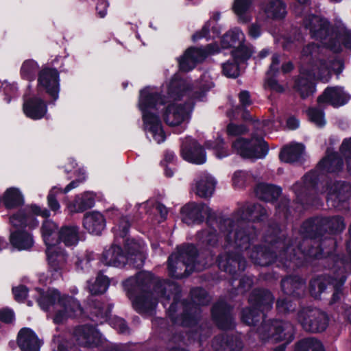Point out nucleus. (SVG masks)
I'll list each match as a JSON object with an SVG mask.
<instances>
[{"instance_id": "nucleus-1", "label": "nucleus", "mask_w": 351, "mask_h": 351, "mask_svg": "<svg viewBox=\"0 0 351 351\" xmlns=\"http://www.w3.org/2000/svg\"><path fill=\"white\" fill-rule=\"evenodd\" d=\"M265 239L280 252L283 268L287 271H294L313 261H320L324 268H334L348 262L345 254L335 253L337 241L333 237L296 243L297 239L289 237L287 230L274 221L268 224Z\"/></svg>"}, {"instance_id": "nucleus-2", "label": "nucleus", "mask_w": 351, "mask_h": 351, "mask_svg": "<svg viewBox=\"0 0 351 351\" xmlns=\"http://www.w3.org/2000/svg\"><path fill=\"white\" fill-rule=\"evenodd\" d=\"M37 216L49 217L50 212L47 208L42 209L37 204H32L10 216V223L14 230L10 232L9 241L14 248L19 251L28 250L34 245L33 235L25 228L32 230L38 226Z\"/></svg>"}, {"instance_id": "nucleus-3", "label": "nucleus", "mask_w": 351, "mask_h": 351, "mask_svg": "<svg viewBox=\"0 0 351 351\" xmlns=\"http://www.w3.org/2000/svg\"><path fill=\"white\" fill-rule=\"evenodd\" d=\"M304 26L308 29L312 38L321 41L323 46L335 53H340L343 47L351 50V32L346 29L343 32L332 25L330 22L315 14H311L304 19Z\"/></svg>"}, {"instance_id": "nucleus-4", "label": "nucleus", "mask_w": 351, "mask_h": 351, "mask_svg": "<svg viewBox=\"0 0 351 351\" xmlns=\"http://www.w3.org/2000/svg\"><path fill=\"white\" fill-rule=\"evenodd\" d=\"M166 103L167 97L161 92L152 91L149 86L143 88L139 92L138 106L142 113L145 130L152 133L158 143L165 141L166 134L159 116L151 112V110H157L158 106Z\"/></svg>"}, {"instance_id": "nucleus-5", "label": "nucleus", "mask_w": 351, "mask_h": 351, "mask_svg": "<svg viewBox=\"0 0 351 351\" xmlns=\"http://www.w3.org/2000/svg\"><path fill=\"white\" fill-rule=\"evenodd\" d=\"M349 262L334 268H325L331 274H323L312 278L309 282V293L315 299H320L322 293L332 292L330 303L338 302L343 295V287L348 275Z\"/></svg>"}, {"instance_id": "nucleus-6", "label": "nucleus", "mask_w": 351, "mask_h": 351, "mask_svg": "<svg viewBox=\"0 0 351 351\" xmlns=\"http://www.w3.org/2000/svg\"><path fill=\"white\" fill-rule=\"evenodd\" d=\"M152 276L149 274L138 273L122 282L128 298L132 301V306L138 313H147L156 308L153 300V293L150 291Z\"/></svg>"}, {"instance_id": "nucleus-7", "label": "nucleus", "mask_w": 351, "mask_h": 351, "mask_svg": "<svg viewBox=\"0 0 351 351\" xmlns=\"http://www.w3.org/2000/svg\"><path fill=\"white\" fill-rule=\"evenodd\" d=\"M218 268L231 276L230 285L234 289L236 294L244 295L251 289L254 285L252 276L240 274L245 271L247 265L245 258L240 252H228L219 254L216 258Z\"/></svg>"}, {"instance_id": "nucleus-8", "label": "nucleus", "mask_w": 351, "mask_h": 351, "mask_svg": "<svg viewBox=\"0 0 351 351\" xmlns=\"http://www.w3.org/2000/svg\"><path fill=\"white\" fill-rule=\"evenodd\" d=\"M345 228L342 216L316 215L308 217L302 223L300 233L306 239H324L326 237L341 233Z\"/></svg>"}, {"instance_id": "nucleus-9", "label": "nucleus", "mask_w": 351, "mask_h": 351, "mask_svg": "<svg viewBox=\"0 0 351 351\" xmlns=\"http://www.w3.org/2000/svg\"><path fill=\"white\" fill-rule=\"evenodd\" d=\"M266 315L261 310L251 305L243 308L241 312V319L247 326H256L262 320L260 332L266 338L276 342L282 341L287 338L286 330L291 324L281 319H270L266 320Z\"/></svg>"}, {"instance_id": "nucleus-10", "label": "nucleus", "mask_w": 351, "mask_h": 351, "mask_svg": "<svg viewBox=\"0 0 351 351\" xmlns=\"http://www.w3.org/2000/svg\"><path fill=\"white\" fill-rule=\"evenodd\" d=\"M176 250L168 257L167 271L170 278L180 280L195 271L199 251L193 243H189L178 246Z\"/></svg>"}, {"instance_id": "nucleus-11", "label": "nucleus", "mask_w": 351, "mask_h": 351, "mask_svg": "<svg viewBox=\"0 0 351 351\" xmlns=\"http://www.w3.org/2000/svg\"><path fill=\"white\" fill-rule=\"evenodd\" d=\"M321 51L319 45L314 43L305 45L301 51L302 57L308 58L311 76L317 75V78L323 82H328L332 77V71L337 75L342 73L344 62L342 59L335 58L328 62L324 58L318 57Z\"/></svg>"}, {"instance_id": "nucleus-12", "label": "nucleus", "mask_w": 351, "mask_h": 351, "mask_svg": "<svg viewBox=\"0 0 351 351\" xmlns=\"http://www.w3.org/2000/svg\"><path fill=\"white\" fill-rule=\"evenodd\" d=\"M131 227V222L128 216H121L117 223L112 228L114 236V242L108 249L105 248L99 262L105 265L113 266L115 267H124L127 264L128 259L124 254L119 239H124L129 233Z\"/></svg>"}, {"instance_id": "nucleus-13", "label": "nucleus", "mask_w": 351, "mask_h": 351, "mask_svg": "<svg viewBox=\"0 0 351 351\" xmlns=\"http://www.w3.org/2000/svg\"><path fill=\"white\" fill-rule=\"evenodd\" d=\"M260 232L252 224L246 223H236L231 228L224 233L225 246L232 247L243 252L250 249V247L258 240Z\"/></svg>"}, {"instance_id": "nucleus-14", "label": "nucleus", "mask_w": 351, "mask_h": 351, "mask_svg": "<svg viewBox=\"0 0 351 351\" xmlns=\"http://www.w3.org/2000/svg\"><path fill=\"white\" fill-rule=\"evenodd\" d=\"M139 273L149 274L152 276V284L150 285V291L155 292L158 296L165 299L167 302L172 300L167 313L171 322L176 324L178 323V317L176 313L178 310V304L180 302V298L182 295V289L178 283H168L167 285L160 279H156L155 276L149 271H140Z\"/></svg>"}, {"instance_id": "nucleus-15", "label": "nucleus", "mask_w": 351, "mask_h": 351, "mask_svg": "<svg viewBox=\"0 0 351 351\" xmlns=\"http://www.w3.org/2000/svg\"><path fill=\"white\" fill-rule=\"evenodd\" d=\"M322 171L317 167L306 173L302 182H295L292 189L298 204L303 206H312L317 198V189Z\"/></svg>"}, {"instance_id": "nucleus-16", "label": "nucleus", "mask_w": 351, "mask_h": 351, "mask_svg": "<svg viewBox=\"0 0 351 351\" xmlns=\"http://www.w3.org/2000/svg\"><path fill=\"white\" fill-rule=\"evenodd\" d=\"M37 91L40 95L46 94L49 104H54L60 91V72L50 66L43 67L38 74Z\"/></svg>"}, {"instance_id": "nucleus-17", "label": "nucleus", "mask_w": 351, "mask_h": 351, "mask_svg": "<svg viewBox=\"0 0 351 351\" xmlns=\"http://www.w3.org/2000/svg\"><path fill=\"white\" fill-rule=\"evenodd\" d=\"M297 319L308 332L320 333L326 330L330 318L327 313L319 308H302L297 313Z\"/></svg>"}, {"instance_id": "nucleus-18", "label": "nucleus", "mask_w": 351, "mask_h": 351, "mask_svg": "<svg viewBox=\"0 0 351 351\" xmlns=\"http://www.w3.org/2000/svg\"><path fill=\"white\" fill-rule=\"evenodd\" d=\"M232 147L237 154L245 159L264 158L269 152V144L262 137H238L232 143Z\"/></svg>"}, {"instance_id": "nucleus-19", "label": "nucleus", "mask_w": 351, "mask_h": 351, "mask_svg": "<svg viewBox=\"0 0 351 351\" xmlns=\"http://www.w3.org/2000/svg\"><path fill=\"white\" fill-rule=\"evenodd\" d=\"M327 201L339 210H349L351 199V184L341 180L326 182Z\"/></svg>"}, {"instance_id": "nucleus-20", "label": "nucleus", "mask_w": 351, "mask_h": 351, "mask_svg": "<svg viewBox=\"0 0 351 351\" xmlns=\"http://www.w3.org/2000/svg\"><path fill=\"white\" fill-rule=\"evenodd\" d=\"M232 310V306L224 300H219L213 304L210 315L217 328L224 331L234 329L236 324Z\"/></svg>"}, {"instance_id": "nucleus-21", "label": "nucleus", "mask_w": 351, "mask_h": 351, "mask_svg": "<svg viewBox=\"0 0 351 351\" xmlns=\"http://www.w3.org/2000/svg\"><path fill=\"white\" fill-rule=\"evenodd\" d=\"M35 290L37 293L36 300L40 308L45 312L49 311L56 303L62 308H66L73 302V297L65 294L61 295L60 291L55 288H48L45 291L36 287Z\"/></svg>"}, {"instance_id": "nucleus-22", "label": "nucleus", "mask_w": 351, "mask_h": 351, "mask_svg": "<svg viewBox=\"0 0 351 351\" xmlns=\"http://www.w3.org/2000/svg\"><path fill=\"white\" fill-rule=\"evenodd\" d=\"M267 230L268 228L264 233L263 238L264 241L267 243L269 246L262 244L254 245L252 250L249 252V257L254 265L261 267H267L276 261L278 254L280 258V262L283 265V261L280 257V252L270 243L265 241V237Z\"/></svg>"}, {"instance_id": "nucleus-23", "label": "nucleus", "mask_w": 351, "mask_h": 351, "mask_svg": "<svg viewBox=\"0 0 351 351\" xmlns=\"http://www.w3.org/2000/svg\"><path fill=\"white\" fill-rule=\"evenodd\" d=\"M123 239L124 254L128 259L127 264L131 267L141 269L144 265L146 258L143 252V241L139 239L125 237Z\"/></svg>"}, {"instance_id": "nucleus-24", "label": "nucleus", "mask_w": 351, "mask_h": 351, "mask_svg": "<svg viewBox=\"0 0 351 351\" xmlns=\"http://www.w3.org/2000/svg\"><path fill=\"white\" fill-rule=\"evenodd\" d=\"M180 156L185 161L194 165H203L206 162L204 147L194 138L187 139L182 144Z\"/></svg>"}, {"instance_id": "nucleus-25", "label": "nucleus", "mask_w": 351, "mask_h": 351, "mask_svg": "<svg viewBox=\"0 0 351 351\" xmlns=\"http://www.w3.org/2000/svg\"><path fill=\"white\" fill-rule=\"evenodd\" d=\"M74 334L79 344L84 348H97L102 344L101 334L97 326L83 324L74 329Z\"/></svg>"}, {"instance_id": "nucleus-26", "label": "nucleus", "mask_w": 351, "mask_h": 351, "mask_svg": "<svg viewBox=\"0 0 351 351\" xmlns=\"http://www.w3.org/2000/svg\"><path fill=\"white\" fill-rule=\"evenodd\" d=\"M45 253L49 271L51 273L53 279H57L62 276V271L66 265L68 254L64 250L56 245L47 247Z\"/></svg>"}, {"instance_id": "nucleus-27", "label": "nucleus", "mask_w": 351, "mask_h": 351, "mask_svg": "<svg viewBox=\"0 0 351 351\" xmlns=\"http://www.w3.org/2000/svg\"><path fill=\"white\" fill-rule=\"evenodd\" d=\"M350 97L346 93L343 88L339 86H328L318 96L317 101L319 104H328L333 108H339L346 105Z\"/></svg>"}, {"instance_id": "nucleus-28", "label": "nucleus", "mask_w": 351, "mask_h": 351, "mask_svg": "<svg viewBox=\"0 0 351 351\" xmlns=\"http://www.w3.org/2000/svg\"><path fill=\"white\" fill-rule=\"evenodd\" d=\"M293 89L302 99H305L316 91V84L313 81L311 72L307 69H300V74L293 78Z\"/></svg>"}, {"instance_id": "nucleus-29", "label": "nucleus", "mask_w": 351, "mask_h": 351, "mask_svg": "<svg viewBox=\"0 0 351 351\" xmlns=\"http://www.w3.org/2000/svg\"><path fill=\"white\" fill-rule=\"evenodd\" d=\"M274 299L273 293L269 290L255 288L250 293L248 302L250 305L261 310V312L266 315L272 308Z\"/></svg>"}, {"instance_id": "nucleus-30", "label": "nucleus", "mask_w": 351, "mask_h": 351, "mask_svg": "<svg viewBox=\"0 0 351 351\" xmlns=\"http://www.w3.org/2000/svg\"><path fill=\"white\" fill-rule=\"evenodd\" d=\"M280 287L284 294L300 299L305 294L306 281L298 275L287 276L281 280Z\"/></svg>"}, {"instance_id": "nucleus-31", "label": "nucleus", "mask_w": 351, "mask_h": 351, "mask_svg": "<svg viewBox=\"0 0 351 351\" xmlns=\"http://www.w3.org/2000/svg\"><path fill=\"white\" fill-rule=\"evenodd\" d=\"M208 52L201 48L195 47H189L178 59V65L180 71L189 72L197 64L206 58Z\"/></svg>"}, {"instance_id": "nucleus-32", "label": "nucleus", "mask_w": 351, "mask_h": 351, "mask_svg": "<svg viewBox=\"0 0 351 351\" xmlns=\"http://www.w3.org/2000/svg\"><path fill=\"white\" fill-rule=\"evenodd\" d=\"M188 116L186 108L183 104L175 102L168 104L163 109L162 117L164 122L171 127L182 124Z\"/></svg>"}, {"instance_id": "nucleus-33", "label": "nucleus", "mask_w": 351, "mask_h": 351, "mask_svg": "<svg viewBox=\"0 0 351 351\" xmlns=\"http://www.w3.org/2000/svg\"><path fill=\"white\" fill-rule=\"evenodd\" d=\"M23 111L27 118L40 120L47 112V103L41 97L34 95L24 100Z\"/></svg>"}, {"instance_id": "nucleus-34", "label": "nucleus", "mask_w": 351, "mask_h": 351, "mask_svg": "<svg viewBox=\"0 0 351 351\" xmlns=\"http://www.w3.org/2000/svg\"><path fill=\"white\" fill-rule=\"evenodd\" d=\"M212 347L215 351H241L243 343L237 335L220 334L213 338Z\"/></svg>"}, {"instance_id": "nucleus-35", "label": "nucleus", "mask_w": 351, "mask_h": 351, "mask_svg": "<svg viewBox=\"0 0 351 351\" xmlns=\"http://www.w3.org/2000/svg\"><path fill=\"white\" fill-rule=\"evenodd\" d=\"M206 207L204 203L191 202L182 207V221L188 225L201 224L204 221L203 213Z\"/></svg>"}, {"instance_id": "nucleus-36", "label": "nucleus", "mask_w": 351, "mask_h": 351, "mask_svg": "<svg viewBox=\"0 0 351 351\" xmlns=\"http://www.w3.org/2000/svg\"><path fill=\"white\" fill-rule=\"evenodd\" d=\"M182 306V313L180 315V325L184 327H192L197 325L201 313V308L193 302H189L186 299L182 300L178 304Z\"/></svg>"}, {"instance_id": "nucleus-37", "label": "nucleus", "mask_w": 351, "mask_h": 351, "mask_svg": "<svg viewBox=\"0 0 351 351\" xmlns=\"http://www.w3.org/2000/svg\"><path fill=\"white\" fill-rule=\"evenodd\" d=\"M344 166L343 157L337 152L327 153L317 165V168L322 173L337 174L342 171Z\"/></svg>"}, {"instance_id": "nucleus-38", "label": "nucleus", "mask_w": 351, "mask_h": 351, "mask_svg": "<svg viewBox=\"0 0 351 351\" xmlns=\"http://www.w3.org/2000/svg\"><path fill=\"white\" fill-rule=\"evenodd\" d=\"M304 149V145L300 143L285 145L279 153V159L286 163L302 165L304 160L303 158Z\"/></svg>"}, {"instance_id": "nucleus-39", "label": "nucleus", "mask_w": 351, "mask_h": 351, "mask_svg": "<svg viewBox=\"0 0 351 351\" xmlns=\"http://www.w3.org/2000/svg\"><path fill=\"white\" fill-rule=\"evenodd\" d=\"M279 64L280 56L278 53H274L271 57V62L267 72L265 85L272 92L282 93L285 92V88L277 80L280 73Z\"/></svg>"}, {"instance_id": "nucleus-40", "label": "nucleus", "mask_w": 351, "mask_h": 351, "mask_svg": "<svg viewBox=\"0 0 351 351\" xmlns=\"http://www.w3.org/2000/svg\"><path fill=\"white\" fill-rule=\"evenodd\" d=\"M17 344L21 351H39V339L29 328H21L17 335Z\"/></svg>"}, {"instance_id": "nucleus-41", "label": "nucleus", "mask_w": 351, "mask_h": 351, "mask_svg": "<svg viewBox=\"0 0 351 351\" xmlns=\"http://www.w3.org/2000/svg\"><path fill=\"white\" fill-rule=\"evenodd\" d=\"M83 226L90 234L100 235L106 221L104 216L98 211L87 212L83 217Z\"/></svg>"}, {"instance_id": "nucleus-42", "label": "nucleus", "mask_w": 351, "mask_h": 351, "mask_svg": "<svg viewBox=\"0 0 351 351\" xmlns=\"http://www.w3.org/2000/svg\"><path fill=\"white\" fill-rule=\"evenodd\" d=\"M204 213L206 215V223L209 228H218L219 230L224 234L228 228H231L234 224V219L223 216H218L211 208L206 206Z\"/></svg>"}, {"instance_id": "nucleus-43", "label": "nucleus", "mask_w": 351, "mask_h": 351, "mask_svg": "<svg viewBox=\"0 0 351 351\" xmlns=\"http://www.w3.org/2000/svg\"><path fill=\"white\" fill-rule=\"evenodd\" d=\"M80 241V228L75 225L62 226L58 232L57 243L66 247L75 246Z\"/></svg>"}, {"instance_id": "nucleus-44", "label": "nucleus", "mask_w": 351, "mask_h": 351, "mask_svg": "<svg viewBox=\"0 0 351 351\" xmlns=\"http://www.w3.org/2000/svg\"><path fill=\"white\" fill-rule=\"evenodd\" d=\"M2 201L7 210L16 209L25 204L24 197L21 191L16 187H10L3 195Z\"/></svg>"}, {"instance_id": "nucleus-45", "label": "nucleus", "mask_w": 351, "mask_h": 351, "mask_svg": "<svg viewBox=\"0 0 351 351\" xmlns=\"http://www.w3.org/2000/svg\"><path fill=\"white\" fill-rule=\"evenodd\" d=\"M267 217L266 209L260 204H252L242 210L241 219L248 222L263 221Z\"/></svg>"}, {"instance_id": "nucleus-46", "label": "nucleus", "mask_w": 351, "mask_h": 351, "mask_svg": "<svg viewBox=\"0 0 351 351\" xmlns=\"http://www.w3.org/2000/svg\"><path fill=\"white\" fill-rule=\"evenodd\" d=\"M95 204V195L93 193L86 192L80 197L75 199L69 205L71 212L83 213L93 208Z\"/></svg>"}, {"instance_id": "nucleus-47", "label": "nucleus", "mask_w": 351, "mask_h": 351, "mask_svg": "<svg viewBox=\"0 0 351 351\" xmlns=\"http://www.w3.org/2000/svg\"><path fill=\"white\" fill-rule=\"evenodd\" d=\"M188 90L189 86L185 80L173 76L168 85L167 93L170 98L180 100Z\"/></svg>"}, {"instance_id": "nucleus-48", "label": "nucleus", "mask_w": 351, "mask_h": 351, "mask_svg": "<svg viewBox=\"0 0 351 351\" xmlns=\"http://www.w3.org/2000/svg\"><path fill=\"white\" fill-rule=\"evenodd\" d=\"M45 219L43 222L40 232L43 241L47 247L55 245L57 243V238L55 237L56 232L58 228L57 223L51 220Z\"/></svg>"}, {"instance_id": "nucleus-49", "label": "nucleus", "mask_w": 351, "mask_h": 351, "mask_svg": "<svg viewBox=\"0 0 351 351\" xmlns=\"http://www.w3.org/2000/svg\"><path fill=\"white\" fill-rule=\"evenodd\" d=\"M253 1H234L232 10L240 23L246 24L252 19L251 9Z\"/></svg>"}, {"instance_id": "nucleus-50", "label": "nucleus", "mask_w": 351, "mask_h": 351, "mask_svg": "<svg viewBox=\"0 0 351 351\" xmlns=\"http://www.w3.org/2000/svg\"><path fill=\"white\" fill-rule=\"evenodd\" d=\"M216 185V181L212 176H207L199 179L196 183V194L201 197L212 196Z\"/></svg>"}, {"instance_id": "nucleus-51", "label": "nucleus", "mask_w": 351, "mask_h": 351, "mask_svg": "<svg viewBox=\"0 0 351 351\" xmlns=\"http://www.w3.org/2000/svg\"><path fill=\"white\" fill-rule=\"evenodd\" d=\"M40 66L38 62L33 59L25 60L20 69V75L23 80L33 82L38 75Z\"/></svg>"}, {"instance_id": "nucleus-52", "label": "nucleus", "mask_w": 351, "mask_h": 351, "mask_svg": "<svg viewBox=\"0 0 351 351\" xmlns=\"http://www.w3.org/2000/svg\"><path fill=\"white\" fill-rule=\"evenodd\" d=\"M199 242L207 248L215 247L218 244V234L215 228L204 229L197 234Z\"/></svg>"}, {"instance_id": "nucleus-53", "label": "nucleus", "mask_w": 351, "mask_h": 351, "mask_svg": "<svg viewBox=\"0 0 351 351\" xmlns=\"http://www.w3.org/2000/svg\"><path fill=\"white\" fill-rule=\"evenodd\" d=\"M265 12L268 17L273 19H282L287 14L285 1H268Z\"/></svg>"}, {"instance_id": "nucleus-54", "label": "nucleus", "mask_w": 351, "mask_h": 351, "mask_svg": "<svg viewBox=\"0 0 351 351\" xmlns=\"http://www.w3.org/2000/svg\"><path fill=\"white\" fill-rule=\"evenodd\" d=\"M294 351H326L322 343L315 337L304 338L298 341Z\"/></svg>"}, {"instance_id": "nucleus-55", "label": "nucleus", "mask_w": 351, "mask_h": 351, "mask_svg": "<svg viewBox=\"0 0 351 351\" xmlns=\"http://www.w3.org/2000/svg\"><path fill=\"white\" fill-rule=\"evenodd\" d=\"M213 34V38L219 36L221 32L219 27H217V24H214V21H208L202 27L201 30L196 32L192 36V40L197 42V40L206 38H207L209 36L210 32Z\"/></svg>"}, {"instance_id": "nucleus-56", "label": "nucleus", "mask_w": 351, "mask_h": 351, "mask_svg": "<svg viewBox=\"0 0 351 351\" xmlns=\"http://www.w3.org/2000/svg\"><path fill=\"white\" fill-rule=\"evenodd\" d=\"M97 254L93 252L86 251L83 257H77L75 263L77 271L82 272H89L93 267V263L97 260Z\"/></svg>"}, {"instance_id": "nucleus-57", "label": "nucleus", "mask_w": 351, "mask_h": 351, "mask_svg": "<svg viewBox=\"0 0 351 351\" xmlns=\"http://www.w3.org/2000/svg\"><path fill=\"white\" fill-rule=\"evenodd\" d=\"M82 311L80 303L73 298V302L66 308H62V310H59L55 313L53 319V322L56 324H60L67 317V313L69 311L72 313L80 311L81 313Z\"/></svg>"}, {"instance_id": "nucleus-58", "label": "nucleus", "mask_w": 351, "mask_h": 351, "mask_svg": "<svg viewBox=\"0 0 351 351\" xmlns=\"http://www.w3.org/2000/svg\"><path fill=\"white\" fill-rule=\"evenodd\" d=\"M252 51L244 44L239 43L238 47L231 51L232 59L239 64L246 62L252 56Z\"/></svg>"}, {"instance_id": "nucleus-59", "label": "nucleus", "mask_w": 351, "mask_h": 351, "mask_svg": "<svg viewBox=\"0 0 351 351\" xmlns=\"http://www.w3.org/2000/svg\"><path fill=\"white\" fill-rule=\"evenodd\" d=\"M110 285V280L108 276L98 274L95 281L89 287L92 295H98L104 293Z\"/></svg>"}, {"instance_id": "nucleus-60", "label": "nucleus", "mask_w": 351, "mask_h": 351, "mask_svg": "<svg viewBox=\"0 0 351 351\" xmlns=\"http://www.w3.org/2000/svg\"><path fill=\"white\" fill-rule=\"evenodd\" d=\"M191 300L189 302H193L197 306L207 305L208 303V292L201 287L192 288L190 291Z\"/></svg>"}, {"instance_id": "nucleus-61", "label": "nucleus", "mask_w": 351, "mask_h": 351, "mask_svg": "<svg viewBox=\"0 0 351 351\" xmlns=\"http://www.w3.org/2000/svg\"><path fill=\"white\" fill-rule=\"evenodd\" d=\"M240 64L233 59L227 60L221 65L222 73L227 77L237 78L240 75Z\"/></svg>"}, {"instance_id": "nucleus-62", "label": "nucleus", "mask_w": 351, "mask_h": 351, "mask_svg": "<svg viewBox=\"0 0 351 351\" xmlns=\"http://www.w3.org/2000/svg\"><path fill=\"white\" fill-rule=\"evenodd\" d=\"M307 114L310 121L318 127L322 128L326 125L325 113L322 109L315 107L309 108Z\"/></svg>"}, {"instance_id": "nucleus-63", "label": "nucleus", "mask_w": 351, "mask_h": 351, "mask_svg": "<svg viewBox=\"0 0 351 351\" xmlns=\"http://www.w3.org/2000/svg\"><path fill=\"white\" fill-rule=\"evenodd\" d=\"M276 306L278 313L287 314L295 311L297 304L290 298H283L277 300Z\"/></svg>"}, {"instance_id": "nucleus-64", "label": "nucleus", "mask_w": 351, "mask_h": 351, "mask_svg": "<svg viewBox=\"0 0 351 351\" xmlns=\"http://www.w3.org/2000/svg\"><path fill=\"white\" fill-rule=\"evenodd\" d=\"M276 214L285 221H289L292 215L290 200L287 198L281 199L276 206Z\"/></svg>"}]
</instances>
